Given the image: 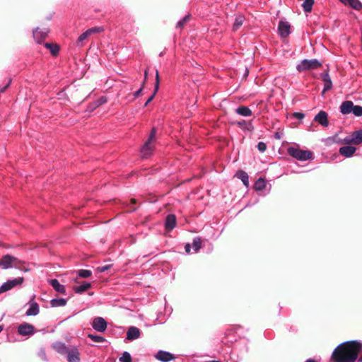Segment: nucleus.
I'll return each mask as SVG.
<instances>
[{
  "label": "nucleus",
  "instance_id": "1",
  "mask_svg": "<svg viewBox=\"0 0 362 362\" xmlns=\"http://www.w3.org/2000/svg\"><path fill=\"white\" fill-rule=\"evenodd\" d=\"M362 351V344L358 341L343 342L334 350V362H355Z\"/></svg>",
  "mask_w": 362,
  "mask_h": 362
},
{
  "label": "nucleus",
  "instance_id": "2",
  "mask_svg": "<svg viewBox=\"0 0 362 362\" xmlns=\"http://www.w3.org/2000/svg\"><path fill=\"white\" fill-rule=\"evenodd\" d=\"M342 115L353 114L355 117L362 116V106L354 105L351 100L344 101L339 107Z\"/></svg>",
  "mask_w": 362,
  "mask_h": 362
},
{
  "label": "nucleus",
  "instance_id": "3",
  "mask_svg": "<svg viewBox=\"0 0 362 362\" xmlns=\"http://www.w3.org/2000/svg\"><path fill=\"white\" fill-rule=\"evenodd\" d=\"M156 130L153 128L148 136V140L145 142L141 149V154L143 158H148L154 150V142L156 141Z\"/></svg>",
  "mask_w": 362,
  "mask_h": 362
},
{
  "label": "nucleus",
  "instance_id": "4",
  "mask_svg": "<svg viewBox=\"0 0 362 362\" xmlns=\"http://www.w3.org/2000/svg\"><path fill=\"white\" fill-rule=\"evenodd\" d=\"M22 264L23 262L21 260L9 255H4L0 259V267H2L4 269L11 267H17L19 268L20 269H23L24 271H28V269L25 268L24 267H21Z\"/></svg>",
  "mask_w": 362,
  "mask_h": 362
},
{
  "label": "nucleus",
  "instance_id": "5",
  "mask_svg": "<svg viewBox=\"0 0 362 362\" xmlns=\"http://www.w3.org/2000/svg\"><path fill=\"white\" fill-rule=\"evenodd\" d=\"M288 153L294 158L305 161L311 158L313 153L310 151L302 150L294 146H290L287 149Z\"/></svg>",
  "mask_w": 362,
  "mask_h": 362
},
{
  "label": "nucleus",
  "instance_id": "6",
  "mask_svg": "<svg viewBox=\"0 0 362 362\" xmlns=\"http://www.w3.org/2000/svg\"><path fill=\"white\" fill-rule=\"evenodd\" d=\"M321 65L322 64L317 59H304L297 65L296 69L298 71H304L306 70L315 69Z\"/></svg>",
  "mask_w": 362,
  "mask_h": 362
},
{
  "label": "nucleus",
  "instance_id": "7",
  "mask_svg": "<svg viewBox=\"0 0 362 362\" xmlns=\"http://www.w3.org/2000/svg\"><path fill=\"white\" fill-rule=\"evenodd\" d=\"M343 142L346 144L358 145L362 144V129L354 132L351 135L346 136Z\"/></svg>",
  "mask_w": 362,
  "mask_h": 362
},
{
  "label": "nucleus",
  "instance_id": "8",
  "mask_svg": "<svg viewBox=\"0 0 362 362\" xmlns=\"http://www.w3.org/2000/svg\"><path fill=\"white\" fill-rule=\"evenodd\" d=\"M23 277H18L13 279H8L0 287V293L8 291L18 285L22 284L23 282Z\"/></svg>",
  "mask_w": 362,
  "mask_h": 362
},
{
  "label": "nucleus",
  "instance_id": "9",
  "mask_svg": "<svg viewBox=\"0 0 362 362\" xmlns=\"http://www.w3.org/2000/svg\"><path fill=\"white\" fill-rule=\"evenodd\" d=\"M35 295H33L28 303V308L25 312L27 316H36L40 313L39 305L35 301Z\"/></svg>",
  "mask_w": 362,
  "mask_h": 362
},
{
  "label": "nucleus",
  "instance_id": "10",
  "mask_svg": "<svg viewBox=\"0 0 362 362\" xmlns=\"http://www.w3.org/2000/svg\"><path fill=\"white\" fill-rule=\"evenodd\" d=\"M35 332L34 326L28 322H23L18 327V332L22 336H31Z\"/></svg>",
  "mask_w": 362,
  "mask_h": 362
},
{
  "label": "nucleus",
  "instance_id": "11",
  "mask_svg": "<svg viewBox=\"0 0 362 362\" xmlns=\"http://www.w3.org/2000/svg\"><path fill=\"white\" fill-rule=\"evenodd\" d=\"M93 328L100 332H104L107 329V322L101 317H95L92 322Z\"/></svg>",
  "mask_w": 362,
  "mask_h": 362
},
{
  "label": "nucleus",
  "instance_id": "12",
  "mask_svg": "<svg viewBox=\"0 0 362 362\" xmlns=\"http://www.w3.org/2000/svg\"><path fill=\"white\" fill-rule=\"evenodd\" d=\"M48 33V28L40 30V28H37L33 30V37L37 43H41L47 36Z\"/></svg>",
  "mask_w": 362,
  "mask_h": 362
},
{
  "label": "nucleus",
  "instance_id": "13",
  "mask_svg": "<svg viewBox=\"0 0 362 362\" xmlns=\"http://www.w3.org/2000/svg\"><path fill=\"white\" fill-rule=\"evenodd\" d=\"M66 354L69 362H80L79 351L76 347L70 348Z\"/></svg>",
  "mask_w": 362,
  "mask_h": 362
},
{
  "label": "nucleus",
  "instance_id": "14",
  "mask_svg": "<svg viewBox=\"0 0 362 362\" xmlns=\"http://www.w3.org/2000/svg\"><path fill=\"white\" fill-rule=\"evenodd\" d=\"M291 25L288 22L280 21L278 26L279 33L282 37H286L290 34Z\"/></svg>",
  "mask_w": 362,
  "mask_h": 362
},
{
  "label": "nucleus",
  "instance_id": "15",
  "mask_svg": "<svg viewBox=\"0 0 362 362\" xmlns=\"http://www.w3.org/2000/svg\"><path fill=\"white\" fill-rule=\"evenodd\" d=\"M155 357L161 362H169L175 359V356L171 353L165 351H158Z\"/></svg>",
  "mask_w": 362,
  "mask_h": 362
},
{
  "label": "nucleus",
  "instance_id": "16",
  "mask_svg": "<svg viewBox=\"0 0 362 362\" xmlns=\"http://www.w3.org/2000/svg\"><path fill=\"white\" fill-rule=\"evenodd\" d=\"M314 120L323 127H327L329 125L327 114L325 111H320L316 115Z\"/></svg>",
  "mask_w": 362,
  "mask_h": 362
},
{
  "label": "nucleus",
  "instance_id": "17",
  "mask_svg": "<svg viewBox=\"0 0 362 362\" xmlns=\"http://www.w3.org/2000/svg\"><path fill=\"white\" fill-rule=\"evenodd\" d=\"M356 151V148L351 146H342L339 148V153L345 158L351 157Z\"/></svg>",
  "mask_w": 362,
  "mask_h": 362
},
{
  "label": "nucleus",
  "instance_id": "18",
  "mask_svg": "<svg viewBox=\"0 0 362 362\" xmlns=\"http://www.w3.org/2000/svg\"><path fill=\"white\" fill-rule=\"evenodd\" d=\"M140 337V330L139 328L132 326L130 327L127 332V339L128 340H135L139 338Z\"/></svg>",
  "mask_w": 362,
  "mask_h": 362
},
{
  "label": "nucleus",
  "instance_id": "19",
  "mask_svg": "<svg viewBox=\"0 0 362 362\" xmlns=\"http://www.w3.org/2000/svg\"><path fill=\"white\" fill-rule=\"evenodd\" d=\"M322 80L324 81V88L322 93H325L330 90L332 87V82L328 73H325L322 75Z\"/></svg>",
  "mask_w": 362,
  "mask_h": 362
},
{
  "label": "nucleus",
  "instance_id": "20",
  "mask_svg": "<svg viewBox=\"0 0 362 362\" xmlns=\"http://www.w3.org/2000/svg\"><path fill=\"white\" fill-rule=\"evenodd\" d=\"M49 284L53 287V288L60 293H65L66 289L65 286L59 283L57 279H52L49 281Z\"/></svg>",
  "mask_w": 362,
  "mask_h": 362
},
{
  "label": "nucleus",
  "instance_id": "21",
  "mask_svg": "<svg viewBox=\"0 0 362 362\" xmlns=\"http://www.w3.org/2000/svg\"><path fill=\"white\" fill-rule=\"evenodd\" d=\"M176 217L173 214H169L165 219V228L168 230H172L175 227Z\"/></svg>",
  "mask_w": 362,
  "mask_h": 362
},
{
  "label": "nucleus",
  "instance_id": "22",
  "mask_svg": "<svg viewBox=\"0 0 362 362\" xmlns=\"http://www.w3.org/2000/svg\"><path fill=\"white\" fill-rule=\"evenodd\" d=\"M345 4H349L351 7L356 10H360L362 8V3L359 0H340Z\"/></svg>",
  "mask_w": 362,
  "mask_h": 362
},
{
  "label": "nucleus",
  "instance_id": "23",
  "mask_svg": "<svg viewBox=\"0 0 362 362\" xmlns=\"http://www.w3.org/2000/svg\"><path fill=\"white\" fill-rule=\"evenodd\" d=\"M235 112L243 117H250L252 115V111L246 106H240L235 109Z\"/></svg>",
  "mask_w": 362,
  "mask_h": 362
},
{
  "label": "nucleus",
  "instance_id": "24",
  "mask_svg": "<svg viewBox=\"0 0 362 362\" xmlns=\"http://www.w3.org/2000/svg\"><path fill=\"white\" fill-rule=\"evenodd\" d=\"M54 349L59 354H66L67 351L69 350V348L66 347L64 343L62 342H56L53 344Z\"/></svg>",
  "mask_w": 362,
  "mask_h": 362
},
{
  "label": "nucleus",
  "instance_id": "25",
  "mask_svg": "<svg viewBox=\"0 0 362 362\" xmlns=\"http://www.w3.org/2000/svg\"><path fill=\"white\" fill-rule=\"evenodd\" d=\"M158 88H159V74H158V71L157 70L156 73V83H155L154 93L146 100V102L144 104V106H147L148 105V103H151L153 100V99L155 97V95L156 94V93H157L158 90Z\"/></svg>",
  "mask_w": 362,
  "mask_h": 362
},
{
  "label": "nucleus",
  "instance_id": "26",
  "mask_svg": "<svg viewBox=\"0 0 362 362\" xmlns=\"http://www.w3.org/2000/svg\"><path fill=\"white\" fill-rule=\"evenodd\" d=\"M90 286L91 284L90 283L84 281L81 285L74 286L73 289L76 293H81L90 288Z\"/></svg>",
  "mask_w": 362,
  "mask_h": 362
},
{
  "label": "nucleus",
  "instance_id": "27",
  "mask_svg": "<svg viewBox=\"0 0 362 362\" xmlns=\"http://www.w3.org/2000/svg\"><path fill=\"white\" fill-rule=\"evenodd\" d=\"M267 185V182L264 179L260 177L259 178L254 185V188L256 191H262L263 190Z\"/></svg>",
  "mask_w": 362,
  "mask_h": 362
},
{
  "label": "nucleus",
  "instance_id": "28",
  "mask_svg": "<svg viewBox=\"0 0 362 362\" xmlns=\"http://www.w3.org/2000/svg\"><path fill=\"white\" fill-rule=\"evenodd\" d=\"M66 300L65 298H54L50 300L52 307H63L66 304Z\"/></svg>",
  "mask_w": 362,
  "mask_h": 362
},
{
  "label": "nucleus",
  "instance_id": "29",
  "mask_svg": "<svg viewBox=\"0 0 362 362\" xmlns=\"http://www.w3.org/2000/svg\"><path fill=\"white\" fill-rule=\"evenodd\" d=\"M238 177L242 180L244 185L248 187L249 185V177L248 175L244 171H239L238 173Z\"/></svg>",
  "mask_w": 362,
  "mask_h": 362
},
{
  "label": "nucleus",
  "instance_id": "30",
  "mask_svg": "<svg viewBox=\"0 0 362 362\" xmlns=\"http://www.w3.org/2000/svg\"><path fill=\"white\" fill-rule=\"evenodd\" d=\"M314 4V0H304L302 4L303 8L305 12H310Z\"/></svg>",
  "mask_w": 362,
  "mask_h": 362
},
{
  "label": "nucleus",
  "instance_id": "31",
  "mask_svg": "<svg viewBox=\"0 0 362 362\" xmlns=\"http://www.w3.org/2000/svg\"><path fill=\"white\" fill-rule=\"evenodd\" d=\"M244 17L243 16H238L235 19L233 26V30H238L243 23Z\"/></svg>",
  "mask_w": 362,
  "mask_h": 362
},
{
  "label": "nucleus",
  "instance_id": "32",
  "mask_svg": "<svg viewBox=\"0 0 362 362\" xmlns=\"http://www.w3.org/2000/svg\"><path fill=\"white\" fill-rule=\"evenodd\" d=\"M45 47H47V49H49L50 50L51 53L53 55H56L57 54H58V52L59 51V47L57 45H54V44H51V43H45Z\"/></svg>",
  "mask_w": 362,
  "mask_h": 362
},
{
  "label": "nucleus",
  "instance_id": "33",
  "mask_svg": "<svg viewBox=\"0 0 362 362\" xmlns=\"http://www.w3.org/2000/svg\"><path fill=\"white\" fill-rule=\"evenodd\" d=\"M89 36H90L89 35V33H88V31H85L84 33H83L82 34H81L77 40V46H82L83 45V42L86 40Z\"/></svg>",
  "mask_w": 362,
  "mask_h": 362
},
{
  "label": "nucleus",
  "instance_id": "34",
  "mask_svg": "<svg viewBox=\"0 0 362 362\" xmlns=\"http://www.w3.org/2000/svg\"><path fill=\"white\" fill-rule=\"evenodd\" d=\"M202 247V242L199 238H196L192 242V248L194 252H197Z\"/></svg>",
  "mask_w": 362,
  "mask_h": 362
},
{
  "label": "nucleus",
  "instance_id": "35",
  "mask_svg": "<svg viewBox=\"0 0 362 362\" xmlns=\"http://www.w3.org/2000/svg\"><path fill=\"white\" fill-rule=\"evenodd\" d=\"M77 274L81 278H88L91 276L92 272L87 269H80L77 272Z\"/></svg>",
  "mask_w": 362,
  "mask_h": 362
},
{
  "label": "nucleus",
  "instance_id": "36",
  "mask_svg": "<svg viewBox=\"0 0 362 362\" xmlns=\"http://www.w3.org/2000/svg\"><path fill=\"white\" fill-rule=\"evenodd\" d=\"M88 337L90 338L91 340H93L95 342L102 343L105 341L104 337L99 336V335H94L92 334H89L88 335Z\"/></svg>",
  "mask_w": 362,
  "mask_h": 362
},
{
  "label": "nucleus",
  "instance_id": "37",
  "mask_svg": "<svg viewBox=\"0 0 362 362\" xmlns=\"http://www.w3.org/2000/svg\"><path fill=\"white\" fill-rule=\"evenodd\" d=\"M121 362H132V356L127 351H124L122 356L119 358Z\"/></svg>",
  "mask_w": 362,
  "mask_h": 362
},
{
  "label": "nucleus",
  "instance_id": "38",
  "mask_svg": "<svg viewBox=\"0 0 362 362\" xmlns=\"http://www.w3.org/2000/svg\"><path fill=\"white\" fill-rule=\"evenodd\" d=\"M104 30L103 27H93L90 29H88L87 31L90 35H93L95 33H99Z\"/></svg>",
  "mask_w": 362,
  "mask_h": 362
},
{
  "label": "nucleus",
  "instance_id": "39",
  "mask_svg": "<svg viewBox=\"0 0 362 362\" xmlns=\"http://www.w3.org/2000/svg\"><path fill=\"white\" fill-rule=\"evenodd\" d=\"M189 15L185 16L181 21H179L177 23V28H182L189 19Z\"/></svg>",
  "mask_w": 362,
  "mask_h": 362
},
{
  "label": "nucleus",
  "instance_id": "40",
  "mask_svg": "<svg viewBox=\"0 0 362 362\" xmlns=\"http://www.w3.org/2000/svg\"><path fill=\"white\" fill-rule=\"evenodd\" d=\"M111 267L110 264L99 267L97 268V272L99 273L105 272V271L108 270Z\"/></svg>",
  "mask_w": 362,
  "mask_h": 362
},
{
  "label": "nucleus",
  "instance_id": "41",
  "mask_svg": "<svg viewBox=\"0 0 362 362\" xmlns=\"http://www.w3.org/2000/svg\"><path fill=\"white\" fill-rule=\"evenodd\" d=\"M257 148L260 152H264L267 149V145L264 142H259L257 144Z\"/></svg>",
  "mask_w": 362,
  "mask_h": 362
},
{
  "label": "nucleus",
  "instance_id": "42",
  "mask_svg": "<svg viewBox=\"0 0 362 362\" xmlns=\"http://www.w3.org/2000/svg\"><path fill=\"white\" fill-rule=\"evenodd\" d=\"M294 117L296 118V119H302L304 118L305 115L303 113H301V112H295L294 113Z\"/></svg>",
  "mask_w": 362,
  "mask_h": 362
},
{
  "label": "nucleus",
  "instance_id": "43",
  "mask_svg": "<svg viewBox=\"0 0 362 362\" xmlns=\"http://www.w3.org/2000/svg\"><path fill=\"white\" fill-rule=\"evenodd\" d=\"M144 86V82L142 83L141 87L134 93V98H137L140 95V93H141V91L143 90Z\"/></svg>",
  "mask_w": 362,
  "mask_h": 362
},
{
  "label": "nucleus",
  "instance_id": "44",
  "mask_svg": "<svg viewBox=\"0 0 362 362\" xmlns=\"http://www.w3.org/2000/svg\"><path fill=\"white\" fill-rule=\"evenodd\" d=\"M11 81V80L9 79L7 84L5 86H4V87L0 86V92H1V93L4 92L5 90L9 86Z\"/></svg>",
  "mask_w": 362,
  "mask_h": 362
},
{
  "label": "nucleus",
  "instance_id": "45",
  "mask_svg": "<svg viewBox=\"0 0 362 362\" xmlns=\"http://www.w3.org/2000/svg\"><path fill=\"white\" fill-rule=\"evenodd\" d=\"M185 251H186L187 253H189L190 249H191L190 245L189 244H187L185 246Z\"/></svg>",
  "mask_w": 362,
  "mask_h": 362
},
{
  "label": "nucleus",
  "instance_id": "46",
  "mask_svg": "<svg viewBox=\"0 0 362 362\" xmlns=\"http://www.w3.org/2000/svg\"><path fill=\"white\" fill-rule=\"evenodd\" d=\"M107 100L106 98H101L100 100H99V104L101 105V104H103L105 103H106Z\"/></svg>",
  "mask_w": 362,
  "mask_h": 362
},
{
  "label": "nucleus",
  "instance_id": "47",
  "mask_svg": "<svg viewBox=\"0 0 362 362\" xmlns=\"http://www.w3.org/2000/svg\"><path fill=\"white\" fill-rule=\"evenodd\" d=\"M147 76H148V71H147V70H146L144 72V83L147 78Z\"/></svg>",
  "mask_w": 362,
  "mask_h": 362
},
{
  "label": "nucleus",
  "instance_id": "48",
  "mask_svg": "<svg viewBox=\"0 0 362 362\" xmlns=\"http://www.w3.org/2000/svg\"><path fill=\"white\" fill-rule=\"evenodd\" d=\"M274 137L277 139H281V136L279 133H276L275 135H274Z\"/></svg>",
  "mask_w": 362,
  "mask_h": 362
},
{
  "label": "nucleus",
  "instance_id": "49",
  "mask_svg": "<svg viewBox=\"0 0 362 362\" xmlns=\"http://www.w3.org/2000/svg\"><path fill=\"white\" fill-rule=\"evenodd\" d=\"M305 362H317V361L314 359L309 358V359L306 360Z\"/></svg>",
  "mask_w": 362,
  "mask_h": 362
},
{
  "label": "nucleus",
  "instance_id": "50",
  "mask_svg": "<svg viewBox=\"0 0 362 362\" xmlns=\"http://www.w3.org/2000/svg\"><path fill=\"white\" fill-rule=\"evenodd\" d=\"M4 329V326L3 325H0V332H1V331Z\"/></svg>",
  "mask_w": 362,
  "mask_h": 362
},
{
  "label": "nucleus",
  "instance_id": "51",
  "mask_svg": "<svg viewBox=\"0 0 362 362\" xmlns=\"http://www.w3.org/2000/svg\"><path fill=\"white\" fill-rule=\"evenodd\" d=\"M245 122V121L240 122H238V124H239V125H242V124H243Z\"/></svg>",
  "mask_w": 362,
  "mask_h": 362
},
{
  "label": "nucleus",
  "instance_id": "52",
  "mask_svg": "<svg viewBox=\"0 0 362 362\" xmlns=\"http://www.w3.org/2000/svg\"><path fill=\"white\" fill-rule=\"evenodd\" d=\"M205 362H220L218 361H205Z\"/></svg>",
  "mask_w": 362,
  "mask_h": 362
},
{
  "label": "nucleus",
  "instance_id": "53",
  "mask_svg": "<svg viewBox=\"0 0 362 362\" xmlns=\"http://www.w3.org/2000/svg\"><path fill=\"white\" fill-rule=\"evenodd\" d=\"M358 361H359V362H362V356H360V358H359V359H358Z\"/></svg>",
  "mask_w": 362,
  "mask_h": 362
}]
</instances>
